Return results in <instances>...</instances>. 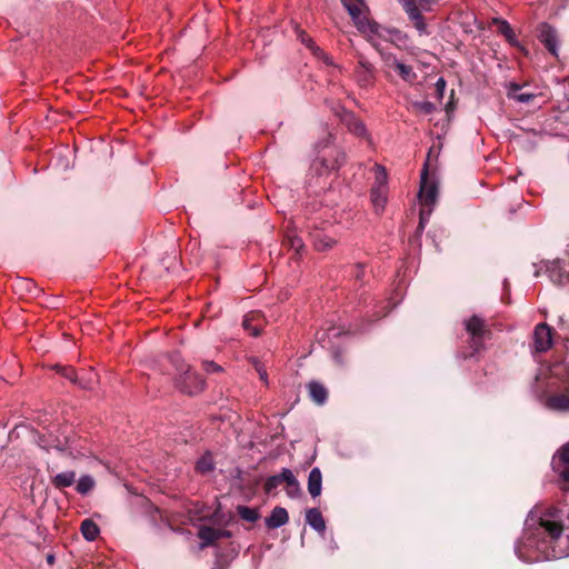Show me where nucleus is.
Returning a JSON list of instances; mask_svg holds the SVG:
<instances>
[{"label":"nucleus","mask_w":569,"mask_h":569,"mask_svg":"<svg viewBox=\"0 0 569 569\" xmlns=\"http://www.w3.org/2000/svg\"><path fill=\"white\" fill-rule=\"evenodd\" d=\"M562 525L559 512L550 510L537 517L530 512L526 520L522 540L516 546L519 559L527 562L540 561L557 557L555 551L549 552V545L562 535Z\"/></svg>","instance_id":"1"},{"label":"nucleus","mask_w":569,"mask_h":569,"mask_svg":"<svg viewBox=\"0 0 569 569\" xmlns=\"http://www.w3.org/2000/svg\"><path fill=\"white\" fill-rule=\"evenodd\" d=\"M316 150L317 157L310 164V174L318 178L338 169L346 160L343 150L335 146L333 136L330 132L316 143Z\"/></svg>","instance_id":"2"},{"label":"nucleus","mask_w":569,"mask_h":569,"mask_svg":"<svg viewBox=\"0 0 569 569\" xmlns=\"http://www.w3.org/2000/svg\"><path fill=\"white\" fill-rule=\"evenodd\" d=\"M439 194L438 184L435 180L430 179L428 176L427 164L421 171L420 178V190H419V199L421 202L420 213H419V226L421 228L429 221L431 213L437 204Z\"/></svg>","instance_id":"3"},{"label":"nucleus","mask_w":569,"mask_h":569,"mask_svg":"<svg viewBox=\"0 0 569 569\" xmlns=\"http://www.w3.org/2000/svg\"><path fill=\"white\" fill-rule=\"evenodd\" d=\"M342 6L351 17L359 32L369 36H379L380 26L366 16L367 6L365 0H341Z\"/></svg>","instance_id":"4"},{"label":"nucleus","mask_w":569,"mask_h":569,"mask_svg":"<svg viewBox=\"0 0 569 569\" xmlns=\"http://www.w3.org/2000/svg\"><path fill=\"white\" fill-rule=\"evenodd\" d=\"M375 182L371 187L370 198L373 209L377 213H381L388 201V174L382 164L376 163L375 167Z\"/></svg>","instance_id":"5"},{"label":"nucleus","mask_w":569,"mask_h":569,"mask_svg":"<svg viewBox=\"0 0 569 569\" xmlns=\"http://www.w3.org/2000/svg\"><path fill=\"white\" fill-rule=\"evenodd\" d=\"M566 388L557 392L547 395L542 399V406L550 411L569 415V366L566 368L563 377Z\"/></svg>","instance_id":"6"},{"label":"nucleus","mask_w":569,"mask_h":569,"mask_svg":"<svg viewBox=\"0 0 569 569\" xmlns=\"http://www.w3.org/2000/svg\"><path fill=\"white\" fill-rule=\"evenodd\" d=\"M358 62L353 71V78L357 84L362 89H370L376 82L377 70L368 59L359 53Z\"/></svg>","instance_id":"7"},{"label":"nucleus","mask_w":569,"mask_h":569,"mask_svg":"<svg viewBox=\"0 0 569 569\" xmlns=\"http://www.w3.org/2000/svg\"><path fill=\"white\" fill-rule=\"evenodd\" d=\"M379 52L386 69L396 70L401 79L406 82L412 83L416 80L417 73L413 71L411 66L401 62L391 52H385L381 50H379Z\"/></svg>","instance_id":"8"},{"label":"nucleus","mask_w":569,"mask_h":569,"mask_svg":"<svg viewBox=\"0 0 569 569\" xmlns=\"http://www.w3.org/2000/svg\"><path fill=\"white\" fill-rule=\"evenodd\" d=\"M342 123L347 127L349 132L358 138H362L371 143V136L368 132L366 124L357 118L352 112L343 111L341 116Z\"/></svg>","instance_id":"9"},{"label":"nucleus","mask_w":569,"mask_h":569,"mask_svg":"<svg viewBox=\"0 0 569 569\" xmlns=\"http://www.w3.org/2000/svg\"><path fill=\"white\" fill-rule=\"evenodd\" d=\"M465 327L467 332L471 336L475 349L478 350L485 335L487 333L485 321L478 316H472L470 319L465 321Z\"/></svg>","instance_id":"10"},{"label":"nucleus","mask_w":569,"mask_h":569,"mask_svg":"<svg viewBox=\"0 0 569 569\" xmlns=\"http://www.w3.org/2000/svg\"><path fill=\"white\" fill-rule=\"evenodd\" d=\"M178 385H179V388L181 389V391L189 393V395H193L203 389L204 381L198 373L192 372L188 369L179 378Z\"/></svg>","instance_id":"11"},{"label":"nucleus","mask_w":569,"mask_h":569,"mask_svg":"<svg viewBox=\"0 0 569 569\" xmlns=\"http://www.w3.org/2000/svg\"><path fill=\"white\" fill-rule=\"evenodd\" d=\"M533 346L536 351L545 352L552 346L551 328L546 323H539L533 331Z\"/></svg>","instance_id":"12"},{"label":"nucleus","mask_w":569,"mask_h":569,"mask_svg":"<svg viewBox=\"0 0 569 569\" xmlns=\"http://www.w3.org/2000/svg\"><path fill=\"white\" fill-rule=\"evenodd\" d=\"M538 38L552 56L558 57V36L555 28L548 23H541Z\"/></svg>","instance_id":"13"},{"label":"nucleus","mask_w":569,"mask_h":569,"mask_svg":"<svg viewBox=\"0 0 569 569\" xmlns=\"http://www.w3.org/2000/svg\"><path fill=\"white\" fill-rule=\"evenodd\" d=\"M198 537L201 539L200 548L203 549L220 538L230 537V532L226 530L214 529L208 526L200 527L198 531Z\"/></svg>","instance_id":"14"},{"label":"nucleus","mask_w":569,"mask_h":569,"mask_svg":"<svg viewBox=\"0 0 569 569\" xmlns=\"http://www.w3.org/2000/svg\"><path fill=\"white\" fill-rule=\"evenodd\" d=\"M557 458L555 470L562 480L569 481V442L559 450Z\"/></svg>","instance_id":"15"},{"label":"nucleus","mask_w":569,"mask_h":569,"mask_svg":"<svg viewBox=\"0 0 569 569\" xmlns=\"http://www.w3.org/2000/svg\"><path fill=\"white\" fill-rule=\"evenodd\" d=\"M289 520L288 512L282 507H276L271 515L266 519V526L269 529H277L283 525H286Z\"/></svg>","instance_id":"16"},{"label":"nucleus","mask_w":569,"mask_h":569,"mask_svg":"<svg viewBox=\"0 0 569 569\" xmlns=\"http://www.w3.org/2000/svg\"><path fill=\"white\" fill-rule=\"evenodd\" d=\"M322 490V473L319 468H313L308 477V491L312 498L321 495Z\"/></svg>","instance_id":"17"},{"label":"nucleus","mask_w":569,"mask_h":569,"mask_svg":"<svg viewBox=\"0 0 569 569\" xmlns=\"http://www.w3.org/2000/svg\"><path fill=\"white\" fill-rule=\"evenodd\" d=\"M282 482L287 483V495L290 498H297L300 496V485L290 469H282L281 471Z\"/></svg>","instance_id":"18"},{"label":"nucleus","mask_w":569,"mask_h":569,"mask_svg":"<svg viewBox=\"0 0 569 569\" xmlns=\"http://www.w3.org/2000/svg\"><path fill=\"white\" fill-rule=\"evenodd\" d=\"M242 326L252 336H259L261 330V315L259 312H250L246 315L242 321Z\"/></svg>","instance_id":"19"},{"label":"nucleus","mask_w":569,"mask_h":569,"mask_svg":"<svg viewBox=\"0 0 569 569\" xmlns=\"http://www.w3.org/2000/svg\"><path fill=\"white\" fill-rule=\"evenodd\" d=\"M306 521L316 531L323 533L326 530V522L321 512L317 508H311L306 512Z\"/></svg>","instance_id":"20"},{"label":"nucleus","mask_w":569,"mask_h":569,"mask_svg":"<svg viewBox=\"0 0 569 569\" xmlns=\"http://www.w3.org/2000/svg\"><path fill=\"white\" fill-rule=\"evenodd\" d=\"M492 22L498 27L499 33H501L510 44H519L516 34L508 21L500 18H495Z\"/></svg>","instance_id":"21"},{"label":"nucleus","mask_w":569,"mask_h":569,"mask_svg":"<svg viewBox=\"0 0 569 569\" xmlns=\"http://www.w3.org/2000/svg\"><path fill=\"white\" fill-rule=\"evenodd\" d=\"M308 390L311 399L318 403L323 405L327 400L328 392L323 385L317 381H310L308 383Z\"/></svg>","instance_id":"22"},{"label":"nucleus","mask_w":569,"mask_h":569,"mask_svg":"<svg viewBox=\"0 0 569 569\" xmlns=\"http://www.w3.org/2000/svg\"><path fill=\"white\" fill-rule=\"evenodd\" d=\"M74 481H76V472L74 471H63V472L57 473L51 479V483L57 489L70 487L71 485L74 483Z\"/></svg>","instance_id":"23"},{"label":"nucleus","mask_w":569,"mask_h":569,"mask_svg":"<svg viewBox=\"0 0 569 569\" xmlns=\"http://www.w3.org/2000/svg\"><path fill=\"white\" fill-rule=\"evenodd\" d=\"M519 91H520V86L517 83H511L509 91H508V97L510 99H513V100L520 102V103H528L535 98L533 93L519 92Z\"/></svg>","instance_id":"24"},{"label":"nucleus","mask_w":569,"mask_h":569,"mask_svg":"<svg viewBox=\"0 0 569 569\" xmlns=\"http://www.w3.org/2000/svg\"><path fill=\"white\" fill-rule=\"evenodd\" d=\"M81 532L84 539L93 541L99 536L100 530L94 521L86 519L81 523Z\"/></svg>","instance_id":"25"},{"label":"nucleus","mask_w":569,"mask_h":569,"mask_svg":"<svg viewBox=\"0 0 569 569\" xmlns=\"http://www.w3.org/2000/svg\"><path fill=\"white\" fill-rule=\"evenodd\" d=\"M94 485L96 482L93 478L91 476L86 475L80 477V479L77 482L76 489L79 493L87 495L93 489Z\"/></svg>","instance_id":"26"},{"label":"nucleus","mask_w":569,"mask_h":569,"mask_svg":"<svg viewBox=\"0 0 569 569\" xmlns=\"http://www.w3.org/2000/svg\"><path fill=\"white\" fill-rule=\"evenodd\" d=\"M547 270L551 273V277L555 276V272H558L559 278L562 276H569V266H567L563 262H560V260H553L548 263Z\"/></svg>","instance_id":"27"},{"label":"nucleus","mask_w":569,"mask_h":569,"mask_svg":"<svg viewBox=\"0 0 569 569\" xmlns=\"http://www.w3.org/2000/svg\"><path fill=\"white\" fill-rule=\"evenodd\" d=\"M400 2L409 19L419 18L420 10L416 3V0H400Z\"/></svg>","instance_id":"28"},{"label":"nucleus","mask_w":569,"mask_h":569,"mask_svg":"<svg viewBox=\"0 0 569 569\" xmlns=\"http://www.w3.org/2000/svg\"><path fill=\"white\" fill-rule=\"evenodd\" d=\"M98 382V376L97 373L90 371L87 373L86 377H81L80 380H78V383L83 388V389H92L93 386Z\"/></svg>","instance_id":"29"},{"label":"nucleus","mask_w":569,"mask_h":569,"mask_svg":"<svg viewBox=\"0 0 569 569\" xmlns=\"http://www.w3.org/2000/svg\"><path fill=\"white\" fill-rule=\"evenodd\" d=\"M213 469V460L210 456H204L197 462V470L201 473H208Z\"/></svg>","instance_id":"30"},{"label":"nucleus","mask_w":569,"mask_h":569,"mask_svg":"<svg viewBox=\"0 0 569 569\" xmlns=\"http://www.w3.org/2000/svg\"><path fill=\"white\" fill-rule=\"evenodd\" d=\"M238 512L243 520L253 522L259 518V513L256 509L248 507H239Z\"/></svg>","instance_id":"31"},{"label":"nucleus","mask_w":569,"mask_h":569,"mask_svg":"<svg viewBox=\"0 0 569 569\" xmlns=\"http://www.w3.org/2000/svg\"><path fill=\"white\" fill-rule=\"evenodd\" d=\"M312 54L317 59L321 60L325 64L333 67V68H337V69H340L339 66L335 64L333 59L330 56H328L320 47L319 48H313V53Z\"/></svg>","instance_id":"32"},{"label":"nucleus","mask_w":569,"mask_h":569,"mask_svg":"<svg viewBox=\"0 0 569 569\" xmlns=\"http://www.w3.org/2000/svg\"><path fill=\"white\" fill-rule=\"evenodd\" d=\"M297 37L300 42L311 51V53H313V48H319L303 30L297 29Z\"/></svg>","instance_id":"33"},{"label":"nucleus","mask_w":569,"mask_h":569,"mask_svg":"<svg viewBox=\"0 0 569 569\" xmlns=\"http://www.w3.org/2000/svg\"><path fill=\"white\" fill-rule=\"evenodd\" d=\"M281 482H282V477H281V472H280L279 475L271 476L266 480L264 489L267 492H271L274 489H277Z\"/></svg>","instance_id":"34"},{"label":"nucleus","mask_w":569,"mask_h":569,"mask_svg":"<svg viewBox=\"0 0 569 569\" xmlns=\"http://www.w3.org/2000/svg\"><path fill=\"white\" fill-rule=\"evenodd\" d=\"M413 107L425 114H430L436 109V106L430 101H417L413 103Z\"/></svg>","instance_id":"35"},{"label":"nucleus","mask_w":569,"mask_h":569,"mask_svg":"<svg viewBox=\"0 0 569 569\" xmlns=\"http://www.w3.org/2000/svg\"><path fill=\"white\" fill-rule=\"evenodd\" d=\"M410 20L413 22L416 29L419 31L420 34L427 33V26L423 21V17L421 13L419 14V18H411Z\"/></svg>","instance_id":"36"},{"label":"nucleus","mask_w":569,"mask_h":569,"mask_svg":"<svg viewBox=\"0 0 569 569\" xmlns=\"http://www.w3.org/2000/svg\"><path fill=\"white\" fill-rule=\"evenodd\" d=\"M253 366L260 377V379L266 383L268 385V373H267V370L263 368V366L259 362V361H254L253 362Z\"/></svg>","instance_id":"37"},{"label":"nucleus","mask_w":569,"mask_h":569,"mask_svg":"<svg viewBox=\"0 0 569 569\" xmlns=\"http://www.w3.org/2000/svg\"><path fill=\"white\" fill-rule=\"evenodd\" d=\"M289 238V246L290 248L289 249H302L303 248V242H302V239L297 236V234H293V236H290L288 237Z\"/></svg>","instance_id":"38"},{"label":"nucleus","mask_w":569,"mask_h":569,"mask_svg":"<svg viewBox=\"0 0 569 569\" xmlns=\"http://www.w3.org/2000/svg\"><path fill=\"white\" fill-rule=\"evenodd\" d=\"M61 370V373L69 380L73 382H78V377L72 368L58 367Z\"/></svg>","instance_id":"39"},{"label":"nucleus","mask_w":569,"mask_h":569,"mask_svg":"<svg viewBox=\"0 0 569 569\" xmlns=\"http://www.w3.org/2000/svg\"><path fill=\"white\" fill-rule=\"evenodd\" d=\"M203 369L208 373L222 371V368L219 365L214 363L213 361H203Z\"/></svg>","instance_id":"40"},{"label":"nucleus","mask_w":569,"mask_h":569,"mask_svg":"<svg viewBox=\"0 0 569 569\" xmlns=\"http://www.w3.org/2000/svg\"><path fill=\"white\" fill-rule=\"evenodd\" d=\"M445 88H446V81L443 78H439L436 82V89H437V92L440 97H442L443 94V91H445Z\"/></svg>","instance_id":"41"},{"label":"nucleus","mask_w":569,"mask_h":569,"mask_svg":"<svg viewBox=\"0 0 569 569\" xmlns=\"http://www.w3.org/2000/svg\"><path fill=\"white\" fill-rule=\"evenodd\" d=\"M4 438H6V432L2 428H0V451L4 447Z\"/></svg>","instance_id":"42"},{"label":"nucleus","mask_w":569,"mask_h":569,"mask_svg":"<svg viewBox=\"0 0 569 569\" xmlns=\"http://www.w3.org/2000/svg\"><path fill=\"white\" fill-rule=\"evenodd\" d=\"M431 1L430 0H419V4L420 7L423 9V10H427L430 6Z\"/></svg>","instance_id":"43"},{"label":"nucleus","mask_w":569,"mask_h":569,"mask_svg":"<svg viewBox=\"0 0 569 569\" xmlns=\"http://www.w3.org/2000/svg\"><path fill=\"white\" fill-rule=\"evenodd\" d=\"M336 244V242L331 239H329L327 242L323 243V248L322 249H328V248H331Z\"/></svg>","instance_id":"44"},{"label":"nucleus","mask_w":569,"mask_h":569,"mask_svg":"<svg viewBox=\"0 0 569 569\" xmlns=\"http://www.w3.org/2000/svg\"><path fill=\"white\" fill-rule=\"evenodd\" d=\"M47 561L49 565H52L54 562V556L53 555H48L47 556Z\"/></svg>","instance_id":"45"},{"label":"nucleus","mask_w":569,"mask_h":569,"mask_svg":"<svg viewBox=\"0 0 569 569\" xmlns=\"http://www.w3.org/2000/svg\"><path fill=\"white\" fill-rule=\"evenodd\" d=\"M567 102H568V104H567V110L569 111V97H568Z\"/></svg>","instance_id":"46"}]
</instances>
